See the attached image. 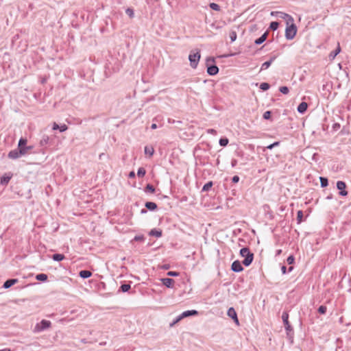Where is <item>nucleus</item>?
<instances>
[{
  "instance_id": "nucleus-51",
  "label": "nucleus",
  "mask_w": 351,
  "mask_h": 351,
  "mask_svg": "<svg viewBox=\"0 0 351 351\" xmlns=\"http://www.w3.org/2000/svg\"><path fill=\"white\" fill-rule=\"evenodd\" d=\"M143 237L142 236H136L134 239L138 241L143 240Z\"/></svg>"
},
{
  "instance_id": "nucleus-14",
  "label": "nucleus",
  "mask_w": 351,
  "mask_h": 351,
  "mask_svg": "<svg viewBox=\"0 0 351 351\" xmlns=\"http://www.w3.org/2000/svg\"><path fill=\"white\" fill-rule=\"evenodd\" d=\"M160 280L162 281V284L167 288L173 287V285L175 282L174 280H173L172 278H161Z\"/></svg>"
},
{
  "instance_id": "nucleus-61",
  "label": "nucleus",
  "mask_w": 351,
  "mask_h": 351,
  "mask_svg": "<svg viewBox=\"0 0 351 351\" xmlns=\"http://www.w3.org/2000/svg\"><path fill=\"white\" fill-rule=\"evenodd\" d=\"M293 267H289V271H291L293 270Z\"/></svg>"
},
{
  "instance_id": "nucleus-9",
  "label": "nucleus",
  "mask_w": 351,
  "mask_h": 351,
  "mask_svg": "<svg viewBox=\"0 0 351 351\" xmlns=\"http://www.w3.org/2000/svg\"><path fill=\"white\" fill-rule=\"evenodd\" d=\"M227 315L228 317H230V318H232L234 323L239 326V319H238V317H237V312L235 311V309L233 308V307H230L228 308V312H227Z\"/></svg>"
},
{
  "instance_id": "nucleus-17",
  "label": "nucleus",
  "mask_w": 351,
  "mask_h": 351,
  "mask_svg": "<svg viewBox=\"0 0 351 351\" xmlns=\"http://www.w3.org/2000/svg\"><path fill=\"white\" fill-rule=\"evenodd\" d=\"M12 178V174H5L1 178L0 183L2 185H7Z\"/></svg>"
},
{
  "instance_id": "nucleus-10",
  "label": "nucleus",
  "mask_w": 351,
  "mask_h": 351,
  "mask_svg": "<svg viewBox=\"0 0 351 351\" xmlns=\"http://www.w3.org/2000/svg\"><path fill=\"white\" fill-rule=\"evenodd\" d=\"M231 269L234 272H241L243 270V267L239 261H234L232 263Z\"/></svg>"
},
{
  "instance_id": "nucleus-43",
  "label": "nucleus",
  "mask_w": 351,
  "mask_h": 351,
  "mask_svg": "<svg viewBox=\"0 0 351 351\" xmlns=\"http://www.w3.org/2000/svg\"><path fill=\"white\" fill-rule=\"evenodd\" d=\"M167 274L168 276H172V277H175V276H179V273L178 272L173 271H168Z\"/></svg>"
},
{
  "instance_id": "nucleus-38",
  "label": "nucleus",
  "mask_w": 351,
  "mask_h": 351,
  "mask_svg": "<svg viewBox=\"0 0 351 351\" xmlns=\"http://www.w3.org/2000/svg\"><path fill=\"white\" fill-rule=\"evenodd\" d=\"M280 92L282 94H288L289 92V88L287 86H281L279 89Z\"/></svg>"
},
{
  "instance_id": "nucleus-30",
  "label": "nucleus",
  "mask_w": 351,
  "mask_h": 351,
  "mask_svg": "<svg viewBox=\"0 0 351 351\" xmlns=\"http://www.w3.org/2000/svg\"><path fill=\"white\" fill-rule=\"evenodd\" d=\"M154 150L153 147H145V153L152 156L154 154Z\"/></svg>"
},
{
  "instance_id": "nucleus-37",
  "label": "nucleus",
  "mask_w": 351,
  "mask_h": 351,
  "mask_svg": "<svg viewBox=\"0 0 351 351\" xmlns=\"http://www.w3.org/2000/svg\"><path fill=\"white\" fill-rule=\"evenodd\" d=\"M270 87V85L268 83L263 82L260 85V88L263 90H267Z\"/></svg>"
},
{
  "instance_id": "nucleus-32",
  "label": "nucleus",
  "mask_w": 351,
  "mask_h": 351,
  "mask_svg": "<svg viewBox=\"0 0 351 351\" xmlns=\"http://www.w3.org/2000/svg\"><path fill=\"white\" fill-rule=\"evenodd\" d=\"M213 186V182H208L205 184L202 188V191H208Z\"/></svg>"
},
{
  "instance_id": "nucleus-53",
  "label": "nucleus",
  "mask_w": 351,
  "mask_h": 351,
  "mask_svg": "<svg viewBox=\"0 0 351 351\" xmlns=\"http://www.w3.org/2000/svg\"><path fill=\"white\" fill-rule=\"evenodd\" d=\"M135 177V173L134 171H130L129 173V178H134Z\"/></svg>"
},
{
  "instance_id": "nucleus-8",
  "label": "nucleus",
  "mask_w": 351,
  "mask_h": 351,
  "mask_svg": "<svg viewBox=\"0 0 351 351\" xmlns=\"http://www.w3.org/2000/svg\"><path fill=\"white\" fill-rule=\"evenodd\" d=\"M337 188L339 190V195L341 196H346L348 195V191H346V184L343 181H338L337 182Z\"/></svg>"
},
{
  "instance_id": "nucleus-58",
  "label": "nucleus",
  "mask_w": 351,
  "mask_h": 351,
  "mask_svg": "<svg viewBox=\"0 0 351 351\" xmlns=\"http://www.w3.org/2000/svg\"><path fill=\"white\" fill-rule=\"evenodd\" d=\"M236 163H237V160H233V161L232 162V167H234V166L236 165Z\"/></svg>"
},
{
  "instance_id": "nucleus-57",
  "label": "nucleus",
  "mask_w": 351,
  "mask_h": 351,
  "mask_svg": "<svg viewBox=\"0 0 351 351\" xmlns=\"http://www.w3.org/2000/svg\"><path fill=\"white\" fill-rule=\"evenodd\" d=\"M147 213V210L146 209H142L141 211V213L142 214H144V213Z\"/></svg>"
},
{
  "instance_id": "nucleus-3",
  "label": "nucleus",
  "mask_w": 351,
  "mask_h": 351,
  "mask_svg": "<svg viewBox=\"0 0 351 351\" xmlns=\"http://www.w3.org/2000/svg\"><path fill=\"white\" fill-rule=\"evenodd\" d=\"M51 322L46 319H43L40 322L36 324L33 331L34 332H40L43 331L51 326Z\"/></svg>"
},
{
  "instance_id": "nucleus-50",
  "label": "nucleus",
  "mask_w": 351,
  "mask_h": 351,
  "mask_svg": "<svg viewBox=\"0 0 351 351\" xmlns=\"http://www.w3.org/2000/svg\"><path fill=\"white\" fill-rule=\"evenodd\" d=\"M281 271L283 274H285L287 273V267L285 265H282L281 267Z\"/></svg>"
},
{
  "instance_id": "nucleus-46",
  "label": "nucleus",
  "mask_w": 351,
  "mask_h": 351,
  "mask_svg": "<svg viewBox=\"0 0 351 351\" xmlns=\"http://www.w3.org/2000/svg\"><path fill=\"white\" fill-rule=\"evenodd\" d=\"M68 129V127L65 124H62L61 125H59V130L61 132H65Z\"/></svg>"
},
{
  "instance_id": "nucleus-48",
  "label": "nucleus",
  "mask_w": 351,
  "mask_h": 351,
  "mask_svg": "<svg viewBox=\"0 0 351 351\" xmlns=\"http://www.w3.org/2000/svg\"><path fill=\"white\" fill-rule=\"evenodd\" d=\"M239 181V177L238 176H234L232 178V182L234 183H237Z\"/></svg>"
},
{
  "instance_id": "nucleus-11",
  "label": "nucleus",
  "mask_w": 351,
  "mask_h": 351,
  "mask_svg": "<svg viewBox=\"0 0 351 351\" xmlns=\"http://www.w3.org/2000/svg\"><path fill=\"white\" fill-rule=\"evenodd\" d=\"M198 314V311L196 310H189L184 311L182 314L180 315V319H183L189 316L197 315Z\"/></svg>"
},
{
  "instance_id": "nucleus-62",
  "label": "nucleus",
  "mask_w": 351,
  "mask_h": 351,
  "mask_svg": "<svg viewBox=\"0 0 351 351\" xmlns=\"http://www.w3.org/2000/svg\"><path fill=\"white\" fill-rule=\"evenodd\" d=\"M340 321L342 322H343V317H341L340 318Z\"/></svg>"
},
{
  "instance_id": "nucleus-64",
  "label": "nucleus",
  "mask_w": 351,
  "mask_h": 351,
  "mask_svg": "<svg viewBox=\"0 0 351 351\" xmlns=\"http://www.w3.org/2000/svg\"><path fill=\"white\" fill-rule=\"evenodd\" d=\"M172 122V120L169 119V123Z\"/></svg>"
},
{
  "instance_id": "nucleus-35",
  "label": "nucleus",
  "mask_w": 351,
  "mask_h": 351,
  "mask_svg": "<svg viewBox=\"0 0 351 351\" xmlns=\"http://www.w3.org/2000/svg\"><path fill=\"white\" fill-rule=\"evenodd\" d=\"M303 212L302 210H298L297 213V221L298 223H300L302 221Z\"/></svg>"
},
{
  "instance_id": "nucleus-60",
  "label": "nucleus",
  "mask_w": 351,
  "mask_h": 351,
  "mask_svg": "<svg viewBox=\"0 0 351 351\" xmlns=\"http://www.w3.org/2000/svg\"><path fill=\"white\" fill-rule=\"evenodd\" d=\"M281 252H282V250H277L276 254L279 255V254H280Z\"/></svg>"
},
{
  "instance_id": "nucleus-12",
  "label": "nucleus",
  "mask_w": 351,
  "mask_h": 351,
  "mask_svg": "<svg viewBox=\"0 0 351 351\" xmlns=\"http://www.w3.org/2000/svg\"><path fill=\"white\" fill-rule=\"evenodd\" d=\"M276 13L278 14L279 17H280L281 19H285L287 21V25H289V23H290V22L294 21L293 18L287 13L282 12H276Z\"/></svg>"
},
{
  "instance_id": "nucleus-47",
  "label": "nucleus",
  "mask_w": 351,
  "mask_h": 351,
  "mask_svg": "<svg viewBox=\"0 0 351 351\" xmlns=\"http://www.w3.org/2000/svg\"><path fill=\"white\" fill-rule=\"evenodd\" d=\"M182 319H180V315H178L172 323L169 324L170 327L173 326L176 324H177L178 322H180Z\"/></svg>"
},
{
  "instance_id": "nucleus-40",
  "label": "nucleus",
  "mask_w": 351,
  "mask_h": 351,
  "mask_svg": "<svg viewBox=\"0 0 351 351\" xmlns=\"http://www.w3.org/2000/svg\"><path fill=\"white\" fill-rule=\"evenodd\" d=\"M237 33L234 31H232L230 33V38L231 42H234L237 39Z\"/></svg>"
},
{
  "instance_id": "nucleus-39",
  "label": "nucleus",
  "mask_w": 351,
  "mask_h": 351,
  "mask_svg": "<svg viewBox=\"0 0 351 351\" xmlns=\"http://www.w3.org/2000/svg\"><path fill=\"white\" fill-rule=\"evenodd\" d=\"M326 310H327L326 306H324V305H322V306H320L318 308V312H319L320 314H324V313H326Z\"/></svg>"
},
{
  "instance_id": "nucleus-56",
  "label": "nucleus",
  "mask_w": 351,
  "mask_h": 351,
  "mask_svg": "<svg viewBox=\"0 0 351 351\" xmlns=\"http://www.w3.org/2000/svg\"><path fill=\"white\" fill-rule=\"evenodd\" d=\"M151 128L154 130L157 128V125L156 123H152L151 125Z\"/></svg>"
},
{
  "instance_id": "nucleus-29",
  "label": "nucleus",
  "mask_w": 351,
  "mask_h": 351,
  "mask_svg": "<svg viewBox=\"0 0 351 351\" xmlns=\"http://www.w3.org/2000/svg\"><path fill=\"white\" fill-rule=\"evenodd\" d=\"M145 191L153 193L155 192V188L153 185L147 184L145 188Z\"/></svg>"
},
{
  "instance_id": "nucleus-16",
  "label": "nucleus",
  "mask_w": 351,
  "mask_h": 351,
  "mask_svg": "<svg viewBox=\"0 0 351 351\" xmlns=\"http://www.w3.org/2000/svg\"><path fill=\"white\" fill-rule=\"evenodd\" d=\"M307 108H308V104L307 103L303 101V102H301L298 106V108H297V110L299 113L300 114H304L306 110H307Z\"/></svg>"
},
{
  "instance_id": "nucleus-52",
  "label": "nucleus",
  "mask_w": 351,
  "mask_h": 351,
  "mask_svg": "<svg viewBox=\"0 0 351 351\" xmlns=\"http://www.w3.org/2000/svg\"><path fill=\"white\" fill-rule=\"evenodd\" d=\"M59 129V125H58L56 123H54L53 125V130H58Z\"/></svg>"
},
{
  "instance_id": "nucleus-28",
  "label": "nucleus",
  "mask_w": 351,
  "mask_h": 351,
  "mask_svg": "<svg viewBox=\"0 0 351 351\" xmlns=\"http://www.w3.org/2000/svg\"><path fill=\"white\" fill-rule=\"evenodd\" d=\"M131 288V286L130 284H123L121 285L119 290L122 292H127Z\"/></svg>"
},
{
  "instance_id": "nucleus-44",
  "label": "nucleus",
  "mask_w": 351,
  "mask_h": 351,
  "mask_svg": "<svg viewBox=\"0 0 351 351\" xmlns=\"http://www.w3.org/2000/svg\"><path fill=\"white\" fill-rule=\"evenodd\" d=\"M279 143H280L278 141L274 142V143L270 144L268 146H267L266 148L268 149H271L274 147L278 146L279 145Z\"/></svg>"
},
{
  "instance_id": "nucleus-31",
  "label": "nucleus",
  "mask_w": 351,
  "mask_h": 351,
  "mask_svg": "<svg viewBox=\"0 0 351 351\" xmlns=\"http://www.w3.org/2000/svg\"><path fill=\"white\" fill-rule=\"evenodd\" d=\"M279 23L276 21H273L270 23L269 28L273 31L276 30L278 28Z\"/></svg>"
},
{
  "instance_id": "nucleus-23",
  "label": "nucleus",
  "mask_w": 351,
  "mask_h": 351,
  "mask_svg": "<svg viewBox=\"0 0 351 351\" xmlns=\"http://www.w3.org/2000/svg\"><path fill=\"white\" fill-rule=\"evenodd\" d=\"M149 234L150 236H154L156 237H160L162 236V231L160 230L154 228L151 230Z\"/></svg>"
},
{
  "instance_id": "nucleus-24",
  "label": "nucleus",
  "mask_w": 351,
  "mask_h": 351,
  "mask_svg": "<svg viewBox=\"0 0 351 351\" xmlns=\"http://www.w3.org/2000/svg\"><path fill=\"white\" fill-rule=\"evenodd\" d=\"M65 258V256L64 254H54L52 256V259L54 261H61Z\"/></svg>"
},
{
  "instance_id": "nucleus-5",
  "label": "nucleus",
  "mask_w": 351,
  "mask_h": 351,
  "mask_svg": "<svg viewBox=\"0 0 351 351\" xmlns=\"http://www.w3.org/2000/svg\"><path fill=\"white\" fill-rule=\"evenodd\" d=\"M25 150L23 149H21L20 150L19 148L13 149V150H11L8 153V157L9 158L13 159V160L17 159V158L21 157L22 156L25 155Z\"/></svg>"
},
{
  "instance_id": "nucleus-33",
  "label": "nucleus",
  "mask_w": 351,
  "mask_h": 351,
  "mask_svg": "<svg viewBox=\"0 0 351 351\" xmlns=\"http://www.w3.org/2000/svg\"><path fill=\"white\" fill-rule=\"evenodd\" d=\"M228 142L229 141L227 138H221L219 143L221 146L225 147L228 144Z\"/></svg>"
},
{
  "instance_id": "nucleus-20",
  "label": "nucleus",
  "mask_w": 351,
  "mask_h": 351,
  "mask_svg": "<svg viewBox=\"0 0 351 351\" xmlns=\"http://www.w3.org/2000/svg\"><path fill=\"white\" fill-rule=\"evenodd\" d=\"M79 276L82 278L86 279L92 276V272L89 270H82L80 271Z\"/></svg>"
},
{
  "instance_id": "nucleus-19",
  "label": "nucleus",
  "mask_w": 351,
  "mask_h": 351,
  "mask_svg": "<svg viewBox=\"0 0 351 351\" xmlns=\"http://www.w3.org/2000/svg\"><path fill=\"white\" fill-rule=\"evenodd\" d=\"M267 35H268V32H265L260 38L255 40L254 43L257 45L262 44L263 43H264L266 40Z\"/></svg>"
},
{
  "instance_id": "nucleus-1",
  "label": "nucleus",
  "mask_w": 351,
  "mask_h": 351,
  "mask_svg": "<svg viewBox=\"0 0 351 351\" xmlns=\"http://www.w3.org/2000/svg\"><path fill=\"white\" fill-rule=\"evenodd\" d=\"M240 255L242 257H244V260L243 261V264L245 267H248L251 265L254 259V254L252 253L248 247H243L240 250Z\"/></svg>"
},
{
  "instance_id": "nucleus-25",
  "label": "nucleus",
  "mask_w": 351,
  "mask_h": 351,
  "mask_svg": "<svg viewBox=\"0 0 351 351\" xmlns=\"http://www.w3.org/2000/svg\"><path fill=\"white\" fill-rule=\"evenodd\" d=\"M49 141V138L47 135H43L42 138L40 141V146H45L48 144Z\"/></svg>"
},
{
  "instance_id": "nucleus-59",
  "label": "nucleus",
  "mask_w": 351,
  "mask_h": 351,
  "mask_svg": "<svg viewBox=\"0 0 351 351\" xmlns=\"http://www.w3.org/2000/svg\"><path fill=\"white\" fill-rule=\"evenodd\" d=\"M0 351H10V349H9V348H4V349H2V350H0Z\"/></svg>"
},
{
  "instance_id": "nucleus-54",
  "label": "nucleus",
  "mask_w": 351,
  "mask_h": 351,
  "mask_svg": "<svg viewBox=\"0 0 351 351\" xmlns=\"http://www.w3.org/2000/svg\"><path fill=\"white\" fill-rule=\"evenodd\" d=\"M340 128V125L339 123L334 124L333 128L335 130H336L337 128Z\"/></svg>"
},
{
  "instance_id": "nucleus-34",
  "label": "nucleus",
  "mask_w": 351,
  "mask_h": 351,
  "mask_svg": "<svg viewBox=\"0 0 351 351\" xmlns=\"http://www.w3.org/2000/svg\"><path fill=\"white\" fill-rule=\"evenodd\" d=\"M146 171L143 167H140L137 171V176L138 177H143L145 175Z\"/></svg>"
},
{
  "instance_id": "nucleus-42",
  "label": "nucleus",
  "mask_w": 351,
  "mask_h": 351,
  "mask_svg": "<svg viewBox=\"0 0 351 351\" xmlns=\"http://www.w3.org/2000/svg\"><path fill=\"white\" fill-rule=\"evenodd\" d=\"M294 260H295V258L293 255H290L287 259V262L289 265H291L294 263Z\"/></svg>"
},
{
  "instance_id": "nucleus-55",
  "label": "nucleus",
  "mask_w": 351,
  "mask_h": 351,
  "mask_svg": "<svg viewBox=\"0 0 351 351\" xmlns=\"http://www.w3.org/2000/svg\"><path fill=\"white\" fill-rule=\"evenodd\" d=\"M206 62H207V63H208V62H215V60H214V58H208L206 59Z\"/></svg>"
},
{
  "instance_id": "nucleus-6",
  "label": "nucleus",
  "mask_w": 351,
  "mask_h": 351,
  "mask_svg": "<svg viewBox=\"0 0 351 351\" xmlns=\"http://www.w3.org/2000/svg\"><path fill=\"white\" fill-rule=\"evenodd\" d=\"M282 321H283L285 329H286V330L287 332V335H290V332L293 331V328L291 326V325H290V324L289 322V320H288V319H289V314L287 312H283V313L282 315Z\"/></svg>"
},
{
  "instance_id": "nucleus-41",
  "label": "nucleus",
  "mask_w": 351,
  "mask_h": 351,
  "mask_svg": "<svg viewBox=\"0 0 351 351\" xmlns=\"http://www.w3.org/2000/svg\"><path fill=\"white\" fill-rule=\"evenodd\" d=\"M271 112H270V111H269V110L265 111V112H264L263 115V119H267H267H270V117H271Z\"/></svg>"
},
{
  "instance_id": "nucleus-21",
  "label": "nucleus",
  "mask_w": 351,
  "mask_h": 351,
  "mask_svg": "<svg viewBox=\"0 0 351 351\" xmlns=\"http://www.w3.org/2000/svg\"><path fill=\"white\" fill-rule=\"evenodd\" d=\"M275 59H276V56H274V57L271 58L269 61L265 62L262 64L261 70H265V69H268Z\"/></svg>"
},
{
  "instance_id": "nucleus-45",
  "label": "nucleus",
  "mask_w": 351,
  "mask_h": 351,
  "mask_svg": "<svg viewBox=\"0 0 351 351\" xmlns=\"http://www.w3.org/2000/svg\"><path fill=\"white\" fill-rule=\"evenodd\" d=\"M126 14L130 16V17H133L134 16V11L131 8H128L125 11Z\"/></svg>"
},
{
  "instance_id": "nucleus-49",
  "label": "nucleus",
  "mask_w": 351,
  "mask_h": 351,
  "mask_svg": "<svg viewBox=\"0 0 351 351\" xmlns=\"http://www.w3.org/2000/svg\"><path fill=\"white\" fill-rule=\"evenodd\" d=\"M207 133L208 134H213V135H216L217 134V131L214 129H208L207 130Z\"/></svg>"
},
{
  "instance_id": "nucleus-4",
  "label": "nucleus",
  "mask_w": 351,
  "mask_h": 351,
  "mask_svg": "<svg viewBox=\"0 0 351 351\" xmlns=\"http://www.w3.org/2000/svg\"><path fill=\"white\" fill-rule=\"evenodd\" d=\"M200 59V53L199 51L196 53H190L189 56V60L190 61V64L192 68L195 69L198 64V62Z\"/></svg>"
},
{
  "instance_id": "nucleus-63",
  "label": "nucleus",
  "mask_w": 351,
  "mask_h": 351,
  "mask_svg": "<svg viewBox=\"0 0 351 351\" xmlns=\"http://www.w3.org/2000/svg\"><path fill=\"white\" fill-rule=\"evenodd\" d=\"M172 122V120L169 119V123Z\"/></svg>"
},
{
  "instance_id": "nucleus-22",
  "label": "nucleus",
  "mask_w": 351,
  "mask_h": 351,
  "mask_svg": "<svg viewBox=\"0 0 351 351\" xmlns=\"http://www.w3.org/2000/svg\"><path fill=\"white\" fill-rule=\"evenodd\" d=\"M147 209L149 210H154L157 208V205L156 203L152 202H147L145 204Z\"/></svg>"
},
{
  "instance_id": "nucleus-26",
  "label": "nucleus",
  "mask_w": 351,
  "mask_h": 351,
  "mask_svg": "<svg viewBox=\"0 0 351 351\" xmlns=\"http://www.w3.org/2000/svg\"><path fill=\"white\" fill-rule=\"evenodd\" d=\"M320 185L322 188L326 187L328 185V180L325 177H319Z\"/></svg>"
},
{
  "instance_id": "nucleus-7",
  "label": "nucleus",
  "mask_w": 351,
  "mask_h": 351,
  "mask_svg": "<svg viewBox=\"0 0 351 351\" xmlns=\"http://www.w3.org/2000/svg\"><path fill=\"white\" fill-rule=\"evenodd\" d=\"M27 139L25 138H21L19 141L18 143V148L21 150V149H25V154L28 153L29 150H31L32 149V146H27Z\"/></svg>"
},
{
  "instance_id": "nucleus-15",
  "label": "nucleus",
  "mask_w": 351,
  "mask_h": 351,
  "mask_svg": "<svg viewBox=\"0 0 351 351\" xmlns=\"http://www.w3.org/2000/svg\"><path fill=\"white\" fill-rule=\"evenodd\" d=\"M17 282L18 279L16 278L8 279L3 283V287L4 289H9L12 285H15Z\"/></svg>"
},
{
  "instance_id": "nucleus-18",
  "label": "nucleus",
  "mask_w": 351,
  "mask_h": 351,
  "mask_svg": "<svg viewBox=\"0 0 351 351\" xmlns=\"http://www.w3.org/2000/svg\"><path fill=\"white\" fill-rule=\"evenodd\" d=\"M341 51V47L339 43H337V47L335 50L331 51L329 54V58L331 60L335 59V58L340 53Z\"/></svg>"
},
{
  "instance_id": "nucleus-2",
  "label": "nucleus",
  "mask_w": 351,
  "mask_h": 351,
  "mask_svg": "<svg viewBox=\"0 0 351 351\" xmlns=\"http://www.w3.org/2000/svg\"><path fill=\"white\" fill-rule=\"evenodd\" d=\"M297 27L294 24V21L290 22L289 25H287L285 29V38L287 40H292L296 35Z\"/></svg>"
},
{
  "instance_id": "nucleus-27",
  "label": "nucleus",
  "mask_w": 351,
  "mask_h": 351,
  "mask_svg": "<svg viewBox=\"0 0 351 351\" xmlns=\"http://www.w3.org/2000/svg\"><path fill=\"white\" fill-rule=\"evenodd\" d=\"M36 279L39 281H45L47 280V275L45 274H39L36 276Z\"/></svg>"
},
{
  "instance_id": "nucleus-36",
  "label": "nucleus",
  "mask_w": 351,
  "mask_h": 351,
  "mask_svg": "<svg viewBox=\"0 0 351 351\" xmlns=\"http://www.w3.org/2000/svg\"><path fill=\"white\" fill-rule=\"evenodd\" d=\"M209 6L213 10H215V11H219L220 10V6L218 4L215 3H210L209 4Z\"/></svg>"
},
{
  "instance_id": "nucleus-13",
  "label": "nucleus",
  "mask_w": 351,
  "mask_h": 351,
  "mask_svg": "<svg viewBox=\"0 0 351 351\" xmlns=\"http://www.w3.org/2000/svg\"><path fill=\"white\" fill-rule=\"evenodd\" d=\"M219 72V68L215 65H210L207 66V73L210 75H215Z\"/></svg>"
}]
</instances>
